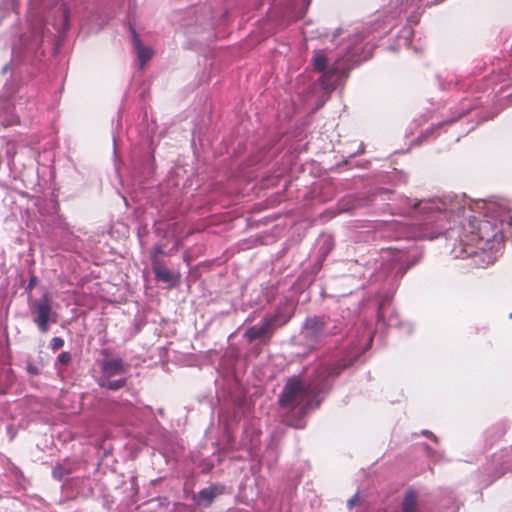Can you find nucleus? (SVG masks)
<instances>
[{
	"mask_svg": "<svg viewBox=\"0 0 512 512\" xmlns=\"http://www.w3.org/2000/svg\"><path fill=\"white\" fill-rule=\"evenodd\" d=\"M63 345H64V340L60 337H54L51 340V347L53 350H58V349L62 348Z\"/></svg>",
	"mask_w": 512,
	"mask_h": 512,
	"instance_id": "4468645a",
	"label": "nucleus"
},
{
	"mask_svg": "<svg viewBox=\"0 0 512 512\" xmlns=\"http://www.w3.org/2000/svg\"><path fill=\"white\" fill-rule=\"evenodd\" d=\"M312 64L315 71L321 72L322 76L324 75V72H326L329 68L328 65V58L325 55L323 50H317L314 53V56L312 58Z\"/></svg>",
	"mask_w": 512,
	"mask_h": 512,
	"instance_id": "f8f14e48",
	"label": "nucleus"
},
{
	"mask_svg": "<svg viewBox=\"0 0 512 512\" xmlns=\"http://www.w3.org/2000/svg\"><path fill=\"white\" fill-rule=\"evenodd\" d=\"M292 420H295L297 422H301L302 418H291Z\"/></svg>",
	"mask_w": 512,
	"mask_h": 512,
	"instance_id": "4be33fe9",
	"label": "nucleus"
},
{
	"mask_svg": "<svg viewBox=\"0 0 512 512\" xmlns=\"http://www.w3.org/2000/svg\"><path fill=\"white\" fill-rule=\"evenodd\" d=\"M27 371L31 375H38L39 374L38 368L35 365H33V364H29L27 366Z\"/></svg>",
	"mask_w": 512,
	"mask_h": 512,
	"instance_id": "f3484780",
	"label": "nucleus"
},
{
	"mask_svg": "<svg viewBox=\"0 0 512 512\" xmlns=\"http://www.w3.org/2000/svg\"><path fill=\"white\" fill-rule=\"evenodd\" d=\"M422 434H423V435H425V436H427V437H430V438H431V439H433L435 442H438L437 437H436L432 432H430V431H428V430H424V431H422Z\"/></svg>",
	"mask_w": 512,
	"mask_h": 512,
	"instance_id": "a211bd4d",
	"label": "nucleus"
},
{
	"mask_svg": "<svg viewBox=\"0 0 512 512\" xmlns=\"http://www.w3.org/2000/svg\"><path fill=\"white\" fill-rule=\"evenodd\" d=\"M289 321V317L283 316L280 312H277L273 316H266L263 318L262 325L251 326L246 331L244 336L249 342H253L257 339L272 336V329L274 326H283Z\"/></svg>",
	"mask_w": 512,
	"mask_h": 512,
	"instance_id": "20e7f679",
	"label": "nucleus"
},
{
	"mask_svg": "<svg viewBox=\"0 0 512 512\" xmlns=\"http://www.w3.org/2000/svg\"><path fill=\"white\" fill-rule=\"evenodd\" d=\"M224 486L212 485L208 488L202 489L198 493L199 502L203 505H210L217 495L224 492Z\"/></svg>",
	"mask_w": 512,
	"mask_h": 512,
	"instance_id": "9d476101",
	"label": "nucleus"
},
{
	"mask_svg": "<svg viewBox=\"0 0 512 512\" xmlns=\"http://www.w3.org/2000/svg\"><path fill=\"white\" fill-rule=\"evenodd\" d=\"M418 495L413 490H408L402 501L403 512H417Z\"/></svg>",
	"mask_w": 512,
	"mask_h": 512,
	"instance_id": "9b49d317",
	"label": "nucleus"
},
{
	"mask_svg": "<svg viewBox=\"0 0 512 512\" xmlns=\"http://www.w3.org/2000/svg\"><path fill=\"white\" fill-rule=\"evenodd\" d=\"M37 283V277L36 276H32L30 279H29V283H28V287L30 289H32Z\"/></svg>",
	"mask_w": 512,
	"mask_h": 512,
	"instance_id": "6ab92c4d",
	"label": "nucleus"
},
{
	"mask_svg": "<svg viewBox=\"0 0 512 512\" xmlns=\"http://www.w3.org/2000/svg\"><path fill=\"white\" fill-rule=\"evenodd\" d=\"M330 324V318L325 316H311L305 320L301 334L304 345L310 351L321 347L327 337L341 332V328L337 324L332 326Z\"/></svg>",
	"mask_w": 512,
	"mask_h": 512,
	"instance_id": "f03ea898",
	"label": "nucleus"
},
{
	"mask_svg": "<svg viewBox=\"0 0 512 512\" xmlns=\"http://www.w3.org/2000/svg\"><path fill=\"white\" fill-rule=\"evenodd\" d=\"M355 360L356 358H342L333 363L321 365L316 369L315 377L313 379L318 380L325 388L330 387L331 389L332 385L328 384L327 380L338 377L345 369L352 366Z\"/></svg>",
	"mask_w": 512,
	"mask_h": 512,
	"instance_id": "39448f33",
	"label": "nucleus"
},
{
	"mask_svg": "<svg viewBox=\"0 0 512 512\" xmlns=\"http://www.w3.org/2000/svg\"><path fill=\"white\" fill-rule=\"evenodd\" d=\"M330 391L318 380L303 382L299 377L294 376L288 379L280 396L279 404L285 408H300L303 413H309L317 409L324 395Z\"/></svg>",
	"mask_w": 512,
	"mask_h": 512,
	"instance_id": "f257e3e1",
	"label": "nucleus"
},
{
	"mask_svg": "<svg viewBox=\"0 0 512 512\" xmlns=\"http://www.w3.org/2000/svg\"><path fill=\"white\" fill-rule=\"evenodd\" d=\"M131 32L133 37V43L140 61V66L142 68L144 64L152 58L153 51L151 48L142 45L139 35L133 28H131Z\"/></svg>",
	"mask_w": 512,
	"mask_h": 512,
	"instance_id": "1a4fd4ad",
	"label": "nucleus"
},
{
	"mask_svg": "<svg viewBox=\"0 0 512 512\" xmlns=\"http://www.w3.org/2000/svg\"><path fill=\"white\" fill-rule=\"evenodd\" d=\"M33 313L35 314L33 321L42 333L48 331L49 322L56 321L55 319H51L52 306L47 295H44L41 299L34 302Z\"/></svg>",
	"mask_w": 512,
	"mask_h": 512,
	"instance_id": "423d86ee",
	"label": "nucleus"
},
{
	"mask_svg": "<svg viewBox=\"0 0 512 512\" xmlns=\"http://www.w3.org/2000/svg\"><path fill=\"white\" fill-rule=\"evenodd\" d=\"M58 360L60 363L67 365L71 361V355L68 352H62L58 356Z\"/></svg>",
	"mask_w": 512,
	"mask_h": 512,
	"instance_id": "2eb2a0df",
	"label": "nucleus"
},
{
	"mask_svg": "<svg viewBox=\"0 0 512 512\" xmlns=\"http://www.w3.org/2000/svg\"><path fill=\"white\" fill-rule=\"evenodd\" d=\"M351 65L348 58H338L321 77L324 85L335 86L338 80L348 77Z\"/></svg>",
	"mask_w": 512,
	"mask_h": 512,
	"instance_id": "0eeeda50",
	"label": "nucleus"
},
{
	"mask_svg": "<svg viewBox=\"0 0 512 512\" xmlns=\"http://www.w3.org/2000/svg\"><path fill=\"white\" fill-rule=\"evenodd\" d=\"M359 502L358 495H354L352 498H350L347 502L348 507L351 509Z\"/></svg>",
	"mask_w": 512,
	"mask_h": 512,
	"instance_id": "dca6fc26",
	"label": "nucleus"
},
{
	"mask_svg": "<svg viewBox=\"0 0 512 512\" xmlns=\"http://www.w3.org/2000/svg\"><path fill=\"white\" fill-rule=\"evenodd\" d=\"M101 354L108 357V356H110V351L108 349H104L101 351Z\"/></svg>",
	"mask_w": 512,
	"mask_h": 512,
	"instance_id": "aec40b11",
	"label": "nucleus"
},
{
	"mask_svg": "<svg viewBox=\"0 0 512 512\" xmlns=\"http://www.w3.org/2000/svg\"><path fill=\"white\" fill-rule=\"evenodd\" d=\"M288 424L291 425V426H294L296 428L302 427L301 425L295 424L294 422H289Z\"/></svg>",
	"mask_w": 512,
	"mask_h": 512,
	"instance_id": "412c9836",
	"label": "nucleus"
},
{
	"mask_svg": "<svg viewBox=\"0 0 512 512\" xmlns=\"http://www.w3.org/2000/svg\"><path fill=\"white\" fill-rule=\"evenodd\" d=\"M511 317H512V313H511Z\"/></svg>",
	"mask_w": 512,
	"mask_h": 512,
	"instance_id": "5701e85b",
	"label": "nucleus"
},
{
	"mask_svg": "<svg viewBox=\"0 0 512 512\" xmlns=\"http://www.w3.org/2000/svg\"><path fill=\"white\" fill-rule=\"evenodd\" d=\"M101 376L97 379V384L105 389L117 391L123 388L127 383V378L112 380L114 376L126 374L130 365L120 357L107 358L99 361Z\"/></svg>",
	"mask_w": 512,
	"mask_h": 512,
	"instance_id": "7ed1b4c3",
	"label": "nucleus"
},
{
	"mask_svg": "<svg viewBox=\"0 0 512 512\" xmlns=\"http://www.w3.org/2000/svg\"><path fill=\"white\" fill-rule=\"evenodd\" d=\"M71 472L69 469H65L62 465H57L53 469V477L55 479L61 480L65 475H68Z\"/></svg>",
	"mask_w": 512,
	"mask_h": 512,
	"instance_id": "ddd939ff",
	"label": "nucleus"
},
{
	"mask_svg": "<svg viewBox=\"0 0 512 512\" xmlns=\"http://www.w3.org/2000/svg\"><path fill=\"white\" fill-rule=\"evenodd\" d=\"M163 254L164 250L161 246L157 245L152 248L151 263L153 272L157 280L165 283H173L176 281L177 276L164 266L163 261L160 258Z\"/></svg>",
	"mask_w": 512,
	"mask_h": 512,
	"instance_id": "6e6552de",
	"label": "nucleus"
}]
</instances>
